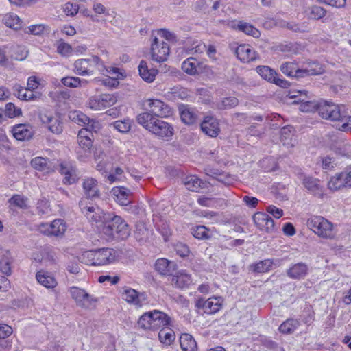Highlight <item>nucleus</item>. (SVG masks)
<instances>
[{"mask_svg": "<svg viewBox=\"0 0 351 351\" xmlns=\"http://www.w3.org/2000/svg\"><path fill=\"white\" fill-rule=\"evenodd\" d=\"M136 121L153 134L160 138H171L174 134L173 126L149 112H142L136 117Z\"/></svg>", "mask_w": 351, "mask_h": 351, "instance_id": "1", "label": "nucleus"}, {"mask_svg": "<svg viewBox=\"0 0 351 351\" xmlns=\"http://www.w3.org/2000/svg\"><path fill=\"white\" fill-rule=\"evenodd\" d=\"M98 231L108 241L114 239H125L130 233L127 223L120 216L113 213H110V219L105 221Z\"/></svg>", "mask_w": 351, "mask_h": 351, "instance_id": "2", "label": "nucleus"}, {"mask_svg": "<svg viewBox=\"0 0 351 351\" xmlns=\"http://www.w3.org/2000/svg\"><path fill=\"white\" fill-rule=\"evenodd\" d=\"M171 317L164 312L153 310L144 313L138 319L137 325L145 330H158L171 324Z\"/></svg>", "mask_w": 351, "mask_h": 351, "instance_id": "3", "label": "nucleus"}, {"mask_svg": "<svg viewBox=\"0 0 351 351\" xmlns=\"http://www.w3.org/2000/svg\"><path fill=\"white\" fill-rule=\"evenodd\" d=\"M118 258V252L112 248H99L84 252L82 261L90 265H104L114 263Z\"/></svg>", "mask_w": 351, "mask_h": 351, "instance_id": "4", "label": "nucleus"}, {"mask_svg": "<svg viewBox=\"0 0 351 351\" xmlns=\"http://www.w3.org/2000/svg\"><path fill=\"white\" fill-rule=\"evenodd\" d=\"M307 226L322 239L332 240L336 238L337 231L334 224L322 216H313L308 219Z\"/></svg>", "mask_w": 351, "mask_h": 351, "instance_id": "5", "label": "nucleus"}, {"mask_svg": "<svg viewBox=\"0 0 351 351\" xmlns=\"http://www.w3.org/2000/svg\"><path fill=\"white\" fill-rule=\"evenodd\" d=\"M106 66L104 62L97 56H92L88 58L75 60L73 64L74 72L79 75H92L97 71L104 75Z\"/></svg>", "mask_w": 351, "mask_h": 351, "instance_id": "6", "label": "nucleus"}, {"mask_svg": "<svg viewBox=\"0 0 351 351\" xmlns=\"http://www.w3.org/2000/svg\"><path fill=\"white\" fill-rule=\"evenodd\" d=\"M280 71L290 77H304L308 75H319L322 73V68L316 63L308 64L304 69H300L295 62H285L280 66Z\"/></svg>", "mask_w": 351, "mask_h": 351, "instance_id": "7", "label": "nucleus"}, {"mask_svg": "<svg viewBox=\"0 0 351 351\" xmlns=\"http://www.w3.org/2000/svg\"><path fill=\"white\" fill-rule=\"evenodd\" d=\"M81 212L86 217L87 220L95 226L97 230L102 226L106 219H110V213L104 212L98 206L93 204H87L84 201L82 200L79 203Z\"/></svg>", "mask_w": 351, "mask_h": 351, "instance_id": "8", "label": "nucleus"}, {"mask_svg": "<svg viewBox=\"0 0 351 351\" xmlns=\"http://www.w3.org/2000/svg\"><path fill=\"white\" fill-rule=\"evenodd\" d=\"M72 300L80 308L88 309L94 306L98 299L89 294L85 289L77 286L70 287L68 289Z\"/></svg>", "mask_w": 351, "mask_h": 351, "instance_id": "9", "label": "nucleus"}, {"mask_svg": "<svg viewBox=\"0 0 351 351\" xmlns=\"http://www.w3.org/2000/svg\"><path fill=\"white\" fill-rule=\"evenodd\" d=\"M115 94L104 93L88 98L86 106L94 111H101L113 106L117 102Z\"/></svg>", "mask_w": 351, "mask_h": 351, "instance_id": "10", "label": "nucleus"}, {"mask_svg": "<svg viewBox=\"0 0 351 351\" xmlns=\"http://www.w3.org/2000/svg\"><path fill=\"white\" fill-rule=\"evenodd\" d=\"M42 123L52 133L60 134L63 131V123L60 115L51 111L40 113Z\"/></svg>", "mask_w": 351, "mask_h": 351, "instance_id": "11", "label": "nucleus"}, {"mask_svg": "<svg viewBox=\"0 0 351 351\" xmlns=\"http://www.w3.org/2000/svg\"><path fill=\"white\" fill-rule=\"evenodd\" d=\"M145 105L149 108L146 112L151 113L156 118H167L173 115V109L164 101L157 99H148Z\"/></svg>", "mask_w": 351, "mask_h": 351, "instance_id": "12", "label": "nucleus"}, {"mask_svg": "<svg viewBox=\"0 0 351 351\" xmlns=\"http://www.w3.org/2000/svg\"><path fill=\"white\" fill-rule=\"evenodd\" d=\"M169 45L158 37L154 36L151 44L152 59L157 62H165L169 55Z\"/></svg>", "mask_w": 351, "mask_h": 351, "instance_id": "13", "label": "nucleus"}, {"mask_svg": "<svg viewBox=\"0 0 351 351\" xmlns=\"http://www.w3.org/2000/svg\"><path fill=\"white\" fill-rule=\"evenodd\" d=\"M67 226L62 219H54L51 223H41L38 230L47 236L62 237L65 233Z\"/></svg>", "mask_w": 351, "mask_h": 351, "instance_id": "14", "label": "nucleus"}, {"mask_svg": "<svg viewBox=\"0 0 351 351\" xmlns=\"http://www.w3.org/2000/svg\"><path fill=\"white\" fill-rule=\"evenodd\" d=\"M344 106L334 103H324L318 108L319 114L323 119L332 121H340L343 118Z\"/></svg>", "mask_w": 351, "mask_h": 351, "instance_id": "15", "label": "nucleus"}, {"mask_svg": "<svg viewBox=\"0 0 351 351\" xmlns=\"http://www.w3.org/2000/svg\"><path fill=\"white\" fill-rule=\"evenodd\" d=\"M90 129L82 128L78 132L77 141L80 149L77 151V154L80 158H86L90 153V149L93 146L92 138L93 136Z\"/></svg>", "mask_w": 351, "mask_h": 351, "instance_id": "16", "label": "nucleus"}, {"mask_svg": "<svg viewBox=\"0 0 351 351\" xmlns=\"http://www.w3.org/2000/svg\"><path fill=\"white\" fill-rule=\"evenodd\" d=\"M308 92L306 90H291L288 96L291 99H298L293 103H300L299 110L304 112H313L318 109L317 104L313 101L306 100Z\"/></svg>", "mask_w": 351, "mask_h": 351, "instance_id": "17", "label": "nucleus"}, {"mask_svg": "<svg viewBox=\"0 0 351 351\" xmlns=\"http://www.w3.org/2000/svg\"><path fill=\"white\" fill-rule=\"evenodd\" d=\"M106 77L103 79L95 78L93 81L97 84H101L108 88L117 87L119 82V79L122 74L119 72V69L114 67H106L105 74Z\"/></svg>", "mask_w": 351, "mask_h": 351, "instance_id": "18", "label": "nucleus"}, {"mask_svg": "<svg viewBox=\"0 0 351 351\" xmlns=\"http://www.w3.org/2000/svg\"><path fill=\"white\" fill-rule=\"evenodd\" d=\"M206 65L204 61L189 57L182 64V71L190 75H196L205 71Z\"/></svg>", "mask_w": 351, "mask_h": 351, "instance_id": "19", "label": "nucleus"}, {"mask_svg": "<svg viewBox=\"0 0 351 351\" xmlns=\"http://www.w3.org/2000/svg\"><path fill=\"white\" fill-rule=\"evenodd\" d=\"M222 303L223 298L221 297H212L206 300L204 299L198 300L196 306L202 308L206 314H214L221 309Z\"/></svg>", "mask_w": 351, "mask_h": 351, "instance_id": "20", "label": "nucleus"}, {"mask_svg": "<svg viewBox=\"0 0 351 351\" xmlns=\"http://www.w3.org/2000/svg\"><path fill=\"white\" fill-rule=\"evenodd\" d=\"M14 261L10 250L0 245V272L6 276H11Z\"/></svg>", "mask_w": 351, "mask_h": 351, "instance_id": "21", "label": "nucleus"}, {"mask_svg": "<svg viewBox=\"0 0 351 351\" xmlns=\"http://www.w3.org/2000/svg\"><path fill=\"white\" fill-rule=\"evenodd\" d=\"M201 130L210 137H217L220 132L219 123L214 117L206 116L201 123Z\"/></svg>", "mask_w": 351, "mask_h": 351, "instance_id": "22", "label": "nucleus"}, {"mask_svg": "<svg viewBox=\"0 0 351 351\" xmlns=\"http://www.w3.org/2000/svg\"><path fill=\"white\" fill-rule=\"evenodd\" d=\"M121 297L128 303L138 307H141L146 303L145 295L132 288L125 289L122 292Z\"/></svg>", "mask_w": 351, "mask_h": 351, "instance_id": "23", "label": "nucleus"}, {"mask_svg": "<svg viewBox=\"0 0 351 351\" xmlns=\"http://www.w3.org/2000/svg\"><path fill=\"white\" fill-rule=\"evenodd\" d=\"M256 226L261 230L271 232L274 230V222L271 217L264 213H256L253 216Z\"/></svg>", "mask_w": 351, "mask_h": 351, "instance_id": "24", "label": "nucleus"}, {"mask_svg": "<svg viewBox=\"0 0 351 351\" xmlns=\"http://www.w3.org/2000/svg\"><path fill=\"white\" fill-rule=\"evenodd\" d=\"M237 58L243 63H248L257 58L256 51L249 45H239L235 51Z\"/></svg>", "mask_w": 351, "mask_h": 351, "instance_id": "25", "label": "nucleus"}, {"mask_svg": "<svg viewBox=\"0 0 351 351\" xmlns=\"http://www.w3.org/2000/svg\"><path fill=\"white\" fill-rule=\"evenodd\" d=\"M59 171L64 177V183L71 184L76 180L75 167L72 162L63 161L59 165Z\"/></svg>", "mask_w": 351, "mask_h": 351, "instance_id": "26", "label": "nucleus"}, {"mask_svg": "<svg viewBox=\"0 0 351 351\" xmlns=\"http://www.w3.org/2000/svg\"><path fill=\"white\" fill-rule=\"evenodd\" d=\"M178 110L182 121L186 125H193L197 122L198 116L195 108L182 104L179 106Z\"/></svg>", "mask_w": 351, "mask_h": 351, "instance_id": "27", "label": "nucleus"}, {"mask_svg": "<svg viewBox=\"0 0 351 351\" xmlns=\"http://www.w3.org/2000/svg\"><path fill=\"white\" fill-rule=\"evenodd\" d=\"M154 268L162 276H171L176 270L177 264L174 261L161 258L156 261Z\"/></svg>", "mask_w": 351, "mask_h": 351, "instance_id": "28", "label": "nucleus"}, {"mask_svg": "<svg viewBox=\"0 0 351 351\" xmlns=\"http://www.w3.org/2000/svg\"><path fill=\"white\" fill-rule=\"evenodd\" d=\"M69 118L73 122L79 125H86L87 128H91V130H95L99 128V123L93 119H90L85 114L80 111L71 112L69 114Z\"/></svg>", "mask_w": 351, "mask_h": 351, "instance_id": "29", "label": "nucleus"}, {"mask_svg": "<svg viewBox=\"0 0 351 351\" xmlns=\"http://www.w3.org/2000/svg\"><path fill=\"white\" fill-rule=\"evenodd\" d=\"M37 282L48 289H53L58 285V281L53 275L48 271L40 270L36 274Z\"/></svg>", "mask_w": 351, "mask_h": 351, "instance_id": "30", "label": "nucleus"}, {"mask_svg": "<svg viewBox=\"0 0 351 351\" xmlns=\"http://www.w3.org/2000/svg\"><path fill=\"white\" fill-rule=\"evenodd\" d=\"M171 282L176 287L184 289L192 284L193 279L191 275L186 270H180L173 275Z\"/></svg>", "mask_w": 351, "mask_h": 351, "instance_id": "31", "label": "nucleus"}, {"mask_svg": "<svg viewBox=\"0 0 351 351\" xmlns=\"http://www.w3.org/2000/svg\"><path fill=\"white\" fill-rule=\"evenodd\" d=\"M300 179L302 180L304 186L311 193L315 195H321L322 193V186L320 181L317 178L308 176H301Z\"/></svg>", "mask_w": 351, "mask_h": 351, "instance_id": "32", "label": "nucleus"}, {"mask_svg": "<svg viewBox=\"0 0 351 351\" xmlns=\"http://www.w3.org/2000/svg\"><path fill=\"white\" fill-rule=\"evenodd\" d=\"M308 267L304 263H298L292 265L287 270V275L292 279L299 280L304 278L308 274Z\"/></svg>", "mask_w": 351, "mask_h": 351, "instance_id": "33", "label": "nucleus"}, {"mask_svg": "<svg viewBox=\"0 0 351 351\" xmlns=\"http://www.w3.org/2000/svg\"><path fill=\"white\" fill-rule=\"evenodd\" d=\"M82 187L84 194L88 198L98 197L100 195L98 182L95 178H87L84 179Z\"/></svg>", "mask_w": 351, "mask_h": 351, "instance_id": "34", "label": "nucleus"}, {"mask_svg": "<svg viewBox=\"0 0 351 351\" xmlns=\"http://www.w3.org/2000/svg\"><path fill=\"white\" fill-rule=\"evenodd\" d=\"M231 27L235 30L242 32L245 34L251 36L254 38H258L261 35V33L258 29H256L250 23L243 21L233 22L231 25Z\"/></svg>", "mask_w": 351, "mask_h": 351, "instance_id": "35", "label": "nucleus"}, {"mask_svg": "<svg viewBox=\"0 0 351 351\" xmlns=\"http://www.w3.org/2000/svg\"><path fill=\"white\" fill-rule=\"evenodd\" d=\"M111 193L114 200L121 206H126L130 203L129 196L130 191L123 186H116L112 188Z\"/></svg>", "mask_w": 351, "mask_h": 351, "instance_id": "36", "label": "nucleus"}, {"mask_svg": "<svg viewBox=\"0 0 351 351\" xmlns=\"http://www.w3.org/2000/svg\"><path fill=\"white\" fill-rule=\"evenodd\" d=\"M303 14L308 20H319L326 14V10L318 5H310L304 8Z\"/></svg>", "mask_w": 351, "mask_h": 351, "instance_id": "37", "label": "nucleus"}, {"mask_svg": "<svg viewBox=\"0 0 351 351\" xmlns=\"http://www.w3.org/2000/svg\"><path fill=\"white\" fill-rule=\"evenodd\" d=\"M138 72L140 76L144 81L150 83L155 80L158 71L155 69H149L147 62L144 60H141L138 65Z\"/></svg>", "mask_w": 351, "mask_h": 351, "instance_id": "38", "label": "nucleus"}, {"mask_svg": "<svg viewBox=\"0 0 351 351\" xmlns=\"http://www.w3.org/2000/svg\"><path fill=\"white\" fill-rule=\"evenodd\" d=\"M12 134L18 141H25L29 139L32 136V132L29 127L25 124H19L13 127Z\"/></svg>", "mask_w": 351, "mask_h": 351, "instance_id": "39", "label": "nucleus"}, {"mask_svg": "<svg viewBox=\"0 0 351 351\" xmlns=\"http://www.w3.org/2000/svg\"><path fill=\"white\" fill-rule=\"evenodd\" d=\"M158 339L164 347L171 346L176 339L174 331L168 326L159 329Z\"/></svg>", "mask_w": 351, "mask_h": 351, "instance_id": "40", "label": "nucleus"}, {"mask_svg": "<svg viewBox=\"0 0 351 351\" xmlns=\"http://www.w3.org/2000/svg\"><path fill=\"white\" fill-rule=\"evenodd\" d=\"M346 187H348L347 182L343 176V171L332 176L328 182V188L332 191H336Z\"/></svg>", "mask_w": 351, "mask_h": 351, "instance_id": "41", "label": "nucleus"}, {"mask_svg": "<svg viewBox=\"0 0 351 351\" xmlns=\"http://www.w3.org/2000/svg\"><path fill=\"white\" fill-rule=\"evenodd\" d=\"M180 344L182 351H197V343L190 334L182 333L180 337Z\"/></svg>", "mask_w": 351, "mask_h": 351, "instance_id": "42", "label": "nucleus"}, {"mask_svg": "<svg viewBox=\"0 0 351 351\" xmlns=\"http://www.w3.org/2000/svg\"><path fill=\"white\" fill-rule=\"evenodd\" d=\"M300 322L298 319H287L279 326V331L285 335L293 333L300 326Z\"/></svg>", "mask_w": 351, "mask_h": 351, "instance_id": "43", "label": "nucleus"}, {"mask_svg": "<svg viewBox=\"0 0 351 351\" xmlns=\"http://www.w3.org/2000/svg\"><path fill=\"white\" fill-rule=\"evenodd\" d=\"M31 165L38 171H53V167L46 158L35 157L31 160Z\"/></svg>", "mask_w": 351, "mask_h": 351, "instance_id": "44", "label": "nucleus"}, {"mask_svg": "<svg viewBox=\"0 0 351 351\" xmlns=\"http://www.w3.org/2000/svg\"><path fill=\"white\" fill-rule=\"evenodd\" d=\"M14 94L17 97L23 101H33L35 100L37 97L29 88H24L19 84H15L14 86Z\"/></svg>", "mask_w": 351, "mask_h": 351, "instance_id": "45", "label": "nucleus"}, {"mask_svg": "<svg viewBox=\"0 0 351 351\" xmlns=\"http://www.w3.org/2000/svg\"><path fill=\"white\" fill-rule=\"evenodd\" d=\"M184 184L186 188L191 191H198L204 187V183L196 176L191 175L184 178Z\"/></svg>", "mask_w": 351, "mask_h": 351, "instance_id": "46", "label": "nucleus"}, {"mask_svg": "<svg viewBox=\"0 0 351 351\" xmlns=\"http://www.w3.org/2000/svg\"><path fill=\"white\" fill-rule=\"evenodd\" d=\"M4 24L14 29H19L22 25V21L20 18L14 13L6 14L3 19Z\"/></svg>", "mask_w": 351, "mask_h": 351, "instance_id": "47", "label": "nucleus"}, {"mask_svg": "<svg viewBox=\"0 0 351 351\" xmlns=\"http://www.w3.org/2000/svg\"><path fill=\"white\" fill-rule=\"evenodd\" d=\"M106 180L110 183L122 182L125 179L123 169L120 167H116L111 169L110 173L105 176Z\"/></svg>", "mask_w": 351, "mask_h": 351, "instance_id": "48", "label": "nucleus"}, {"mask_svg": "<svg viewBox=\"0 0 351 351\" xmlns=\"http://www.w3.org/2000/svg\"><path fill=\"white\" fill-rule=\"evenodd\" d=\"M256 71L263 79L269 82H272L274 77L278 75L274 69L267 66H258L256 67Z\"/></svg>", "mask_w": 351, "mask_h": 351, "instance_id": "49", "label": "nucleus"}, {"mask_svg": "<svg viewBox=\"0 0 351 351\" xmlns=\"http://www.w3.org/2000/svg\"><path fill=\"white\" fill-rule=\"evenodd\" d=\"M132 121L129 118L118 120L112 123L113 128L121 133L128 132L132 127Z\"/></svg>", "mask_w": 351, "mask_h": 351, "instance_id": "50", "label": "nucleus"}, {"mask_svg": "<svg viewBox=\"0 0 351 351\" xmlns=\"http://www.w3.org/2000/svg\"><path fill=\"white\" fill-rule=\"evenodd\" d=\"M62 83L67 87L77 88L87 84L86 80H81L77 77H65L62 79Z\"/></svg>", "mask_w": 351, "mask_h": 351, "instance_id": "51", "label": "nucleus"}, {"mask_svg": "<svg viewBox=\"0 0 351 351\" xmlns=\"http://www.w3.org/2000/svg\"><path fill=\"white\" fill-rule=\"evenodd\" d=\"M192 234L198 239L210 238L209 230L204 226H198L192 229Z\"/></svg>", "mask_w": 351, "mask_h": 351, "instance_id": "52", "label": "nucleus"}, {"mask_svg": "<svg viewBox=\"0 0 351 351\" xmlns=\"http://www.w3.org/2000/svg\"><path fill=\"white\" fill-rule=\"evenodd\" d=\"M149 234V230L146 228L144 223H138L136 226L134 235L137 240L143 241L148 237Z\"/></svg>", "mask_w": 351, "mask_h": 351, "instance_id": "53", "label": "nucleus"}, {"mask_svg": "<svg viewBox=\"0 0 351 351\" xmlns=\"http://www.w3.org/2000/svg\"><path fill=\"white\" fill-rule=\"evenodd\" d=\"M273 262L270 259H266L254 265L253 270L258 273H265L269 271L272 267Z\"/></svg>", "mask_w": 351, "mask_h": 351, "instance_id": "54", "label": "nucleus"}, {"mask_svg": "<svg viewBox=\"0 0 351 351\" xmlns=\"http://www.w3.org/2000/svg\"><path fill=\"white\" fill-rule=\"evenodd\" d=\"M5 113L8 117L13 118L21 116L22 111L21 108L16 107L14 104L8 103L5 105Z\"/></svg>", "mask_w": 351, "mask_h": 351, "instance_id": "55", "label": "nucleus"}, {"mask_svg": "<svg viewBox=\"0 0 351 351\" xmlns=\"http://www.w3.org/2000/svg\"><path fill=\"white\" fill-rule=\"evenodd\" d=\"M293 136L292 130L290 127L286 126L283 127L280 130V139L284 145L287 146L292 144L289 141L291 140V137Z\"/></svg>", "mask_w": 351, "mask_h": 351, "instance_id": "56", "label": "nucleus"}, {"mask_svg": "<svg viewBox=\"0 0 351 351\" xmlns=\"http://www.w3.org/2000/svg\"><path fill=\"white\" fill-rule=\"evenodd\" d=\"M57 51L63 56H69L72 53V47L69 43L60 40L57 44Z\"/></svg>", "mask_w": 351, "mask_h": 351, "instance_id": "57", "label": "nucleus"}, {"mask_svg": "<svg viewBox=\"0 0 351 351\" xmlns=\"http://www.w3.org/2000/svg\"><path fill=\"white\" fill-rule=\"evenodd\" d=\"M206 49V46L204 43H203L200 40H195V41H193L191 47H186V51L189 53H192L193 52L197 53H200L204 52Z\"/></svg>", "mask_w": 351, "mask_h": 351, "instance_id": "58", "label": "nucleus"}, {"mask_svg": "<svg viewBox=\"0 0 351 351\" xmlns=\"http://www.w3.org/2000/svg\"><path fill=\"white\" fill-rule=\"evenodd\" d=\"M159 38H163L169 42H176L178 40L177 36L172 32L166 29H160L157 31Z\"/></svg>", "mask_w": 351, "mask_h": 351, "instance_id": "59", "label": "nucleus"}, {"mask_svg": "<svg viewBox=\"0 0 351 351\" xmlns=\"http://www.w3.org/2000/svg\"><path fill=\"white\" fill-rule=\"evenodd\" d=\"M63 11L66 16H74L79 11V5L75 3L67 2L64 5Z\"/></svg>", "mask_w": 351, "mask_h": 351, "instance_id": "60", "label": "nucleus"}, {"mask_svg": "<svg viewBox=\"0 0 351 351\" xmlns=\"http://www.w3.org/2000/svg\"><path fill=\"white\" fill-rule=\"evenodd\" d=\"M200 216L210 220L211 223H216L220 221V216L219 213L214 211H202Z\"/></svg>", "mask_w": 351, "mask_h": 351, "instance_id": "61", "label": "nucleus"}, {"mask_svg": "<svg viewBox=\"0 0 351 351\" xmlns=\"http://www.w3.org/2000/svg\"><path fill=\"white\" fill-rule=\"evenodd\" d=\"M10 202L11 204L15 205L16 206L25 208L27 207V199L19 195H14L10 199Z\"/></svg>", "mask_w": 351, "mask_h": 351, "instance_id": "62", "label": "nucleus"}, {"mask_svg": "<svg viewBox=\"0 0 351 351\" xmlns=\"http://www.w3.org/2000/svg\"><path fill=\"white\" fill-rule=\"evenodd\" d=\"M37 209L42 215L49 214L51 211L49 202L45 199L39 200L37 203Z\"/></svg>", "mask_w": 351, "mask_h": 351, "instance_id": "63", "label": "nucleus"}, {"mask_svg": "<svg viewBox=\"0 0 351 351\" xmlns=\"http://www.w3.org/2000/svg\"><path fill=\"white\" fill-rule=\"evenodd\" d=\"M342 124L339 127V130L343 132H351V116H346L343 114V118L340 120Z\"/></svg>", "mask_w": 351, "mask_h": 351, "instance_id": "64", "label": "nucleus"}]
</instances>
